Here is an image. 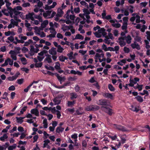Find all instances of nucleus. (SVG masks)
Masks as SVG:
<instances>
[{"mask_svg": "<svg viewBox=\"0 0 150 150\" xmlns=\"http://www.w3.org/2000/svg\"><path fill=\"white\" fill-rule=\"evenodd\" d=\"M11 14L10 17L13 18L17 21H21V20L18 18V16L21 13L19 11H21L22 10V7L20 6H18L13 8H10Z\"/></svg>", "mask_w": 150, "mask_h": 150, "instance_id": "obj_1", "label": "nucleus"}, {"mask_svg": "<svg viewBox=\"0 0 150 150\" xmlns=\"http://www.w3.org/2000/svg\"><path fill=\"white\" fill-rule=\"evenodd\" d=\"M73 12L72 11H71L69 10H68L67 12L65 21V22L67 24L74 23V19L75 18V16L73 15L69 14L70 12L72 14Z\"/></svg>", "mask_w": 150, "mask_h": 150, "instance_id": "obj_2", "label": "nucleus"}, {"mask_svg": "<svg viewBox=\"0 0 150 150\" xmlns=\"http://www.w3.org/2000/svg\"><path fill=\"white\" fill-rule=\"evenodd\" d=\"M104 54L103 53H96L94 57L95 62H97L99 61L100 62H102L103 61H105L106 58L104 57Z\"/></svg>", "mask_w": 150, "mask_h": 150, "instance_id": "obj_3", "label": "nucleus"}, {"mask_svg": "<svg viewBox=\"0 0 150 150\" xmlns=\"http://www.w3.org/2000/svg\"><path fill=\"white\" fill-rule=\"evenodd\" d=\"M95 36L97 38L101 37L102 36H104L106 34L105 30L104 28H101L93 33Z\"/></svg>", "mask_w": 150, "mask_h": 150, "instance_id": "obj_4", "label": "nucleus"}, {"mask_svg": "<svg viewBox=\"0 0 150 150\" xmlns=\"http://www.w3.org/2000/svg\"><path fill=\"white\" fill-rule=\"evenodd\" d=\"M132 17L130 19V21L133 22L136 20V22L139 23L140 22V17L137 13H133L132 14Z\"/></svg>", "mask_w": 150, "mask_h": 150, "instance_id": "obj_5", "label": "nucleus"}, {"mask_svg": "<svg viewBox=\"0 0 150 150\" xmlns=\"http://www.w3.org/2000/svg\"><path fill=\"white\" fill-rule=\"evenodd\" d=\"M99 107L96 105H91L87 106L86 108L87 111H96L98 110Z\"/></svg>", "mask_w": 150, "mask_h": 150, "instance_id": "obj_6", "label": "nucleus"}, {"mask_svg": "<svg viewBox=\"0 0 150 150\" xmlns=\"http://www.w3.org/2000/svg\"><path fill=\"white\" fill-rule=\"evenodd\" d=\"M47 52V51L44 50L38 54V58L40 62L42 61L44 58L45 56L46 55V54Z\"/></svg>", "mask_w": 150, "mask_h": 150, "instance_id": "obj_7", "label": "nucleus"}, {"mask_svg": "<svg viewBox=\"0 0 150 150\" xmlns=\"http://www.w3.org/2000/svg\"><path fill=\"white\" fill-rule=\"evenodd\" d=\"M11 4V3H10L9 2L6 3V7L7 9L9 10L8 13H6V10H2V12L4 14V15H6V16H9V15L10 16L11 11L10 8H11L10 7Z\"/></svg>", "mask_w": 150, "mask_h": 150, "instance_id": "obj_8", "label": "nucleus"}, {"mask_svg": "<svg viewBox=\"0 0 150 150\" xmlns=\"http://www.w3.org/2000/svg\"><path fill=\"white\" fill-rule=\"evenodd\" d=\"M49 30H50V33H51V34L47 35V37L50 38H54L57 33L55 29L54 28H49Z\"/></svg>", "mask_w": 150, "mask_h": 150, "instance_id": "obj_9", "label": "nucleus"}, {"mask_svg": "<svg viewBox=\"0 0 150 150\" xmlns=\"http://www.w3.org/2000/svg\"><path fill=\"white\" fill-rule=\"evenodd\" d=\"M110 22L111 23L112 26L116 28H119L121 26V25L118 23L117 21L115 19H112L110 21Z\"/></svg>", "mask_w": 150, "mask_h": 150, "instance_id": "obj_10", "label": "nucleus"}, {"mask_svg": "<svg viewBox=\"0 0 150 150\" xmlns=\"http://www.w3.org/2000/svg\"><path fill=\"white\" fill-rule=\"evenodd\" d=\"M18 53V52L11 50L9 52V54H10V57L12 59L16 61L17 60L16 55Z\"/></svg>", "mask_w": 150, "mask_h": 150, "instance_id": "obj_11", "label": "nucleus"}, {"mask_svg": "<svg viewBox=\"0 0 150 150\" xmlns=\"http://www.w3.org/2000/svg\"><path fill=\"white\" fill-rule=\"evenodd\" d=\"M139 79L137 78H134L133 79H130L129 80V85L130 86H134L135 84H136L137 82L139 81Z\"/></svg>", "mask_w": 150, "mask_h": 150, "instance_id": "obj_12", "label": "nucleus"}, {"mask_svg": "<svg viewBox=\"0 0 150 150\" xmlns=\"http://www.w3.org/2000/svg\"><path fill=\"white\" fill-rule=\"evenodd\" d=\"M114 127L115 128L123 132L128 131L130 130L129 129H126L124 127L120 125H115Z\"/></svg>", "mask_w": 150, "mask_h": 150, "instance_id": "obj_13", "label": "nucleus"}, {"mask_svg": "<svg viewBox=\"0 0 150 150\" xmlns=\"http://www.w3.org/2000/svg\"><path fill=\"white\" fill-rule=\"evenodd\" d=\"M112 94L108 93H105L103 94V95L104 97L106 98H110L111 100H113L114 99V95Z\"/></svg>", "mask_w": 150, "mask_h": 150, "instance_id": "obj_14", "label": "nucleus"}, {"mask_svg": "<svg viewBox=\"0 0 150 150\" xmlns=\"http://www.w3.org/2000/svg\"><path fill=\"white\" fill-rule=\"evenodd\" d=\"M121 47H123L126 45L125 39L123 37L119 38L117 42Z\"/></svg>", "mask_w": 150, "mask_h": 150, "instance_id": "obj_15", "label": "nucleus"}, {"mask_svg": "<svg viewBox=\"0 0 150 150\" xmlns=\"http://www.w3.org/2000/svg\"><path fill=\"white\" fill-rule=\"evenodd\" d=\"M97 103L99 105H106L107 104V101L106 99H101L97 102Z\"/></svg>", "mask_w": 150, "mask_h": 150, "instance_id": "obj_16", "label": "nucleus"}, {"mask_svg": "<svg viewBox=\"0 0 150 150\" xmlns=\"http://www.w3.org/2000/svg\"><path fill=\"white\" fill-rule=\"evenodd\" d=\"M34 14L33 13H29L26 15V18L27 20H30L32 21L34 20Z\"/></svg>", "mask_w": 150, "mask_h": 150, "instance_id": "obj_17", "label": "nucleus"}, {"mask_svg": "<svg viewBox=\"0 0 150 150\" xmlns=\"http://www.w3.org/2000/svg\"><path fill=\"white\" fill-rule=\"evenodd\" d=\"M131 46L133 49H136L137 50L140 49L139 45L136 42H134V43L132 44Z\"/></svg>", "mask_w": 150, "mask_h": 150, "instance_id": "obj_18", "label": "nucleus"}, {"mask_svg": "<svg viewBox=\"0 0 150 150\" xmlns=\"http://www.w3.org/2000/svg\"><path fill=\"white\" fill-rule=\"evenodd\" d=\"M31 113L35 115L38 116L39 115L38 110L37 108H35L32 109L30 111Z\"/></svg>", "mask_w": 150, "mask_h": 150, "instance_id": "obj_19", "label": "nucleus"}, {"mask_svg": "<svg viewBox=\"0 0 150 150\" xmlns=\"http://www.w3.org/2000/svg\"><path fill=\"white\" fill-rule=\"evenodd\" d=\"M18 38L21 42V43H24V41L26 40L27 38V37L24 36L22 34H21L18 35Z\"/></svg>", "mask_w": 150, "mask_h": 150, "instance_id": "obj_20", "label": "nucleus"}, {"mask_svg": "<svg viewBox=\"0 0 150 150\" xmlns=\"http://www.w3.org/2000/svg\"><path fill=\"white\" fill-rule=\"evenodd\" d=\"M103 110L110 115H111L113 112L112 110L109 108L103 107Z\"/></svg>", "mask_w": 150, "mask_h": 150, "instance_id": "obj_21", "label": "nucleus"}, {"mask_svg": "<svg viewBox=\"0 0 150 150\" xmlns=\"http://www.w3.org/2000/svg\"><path fill=\"white\" fill-rule=\"evenodd\" d=\"M34 29L35 30V33L38 35H39L43 29L41 28H38L37 27H35L34 28Z\"/></svg>", "mask_w": 150, "mask_h": 150, "instance_id": "obj_22", "label": "nucleus"}, {"mask_svg": "<svg viewBox=\"0 0 150 150\" xmlns=\"http://www.w3.org/2000/svg\"><path fill=\"white\" fill-rule=\"evenodd\" d=\"M51 12L52 11H46L43 13V16L45 18H51L50 14Z\"/></svg>", "mask_w": 150, "mask_h": 150, "instance_id": "obj_23", "label": "nucleus"}, {"mask_svg": "<svg viewBox=\"0 0 150 150\" xmlns=\"http://www.w3.org/2000/svg\"><path fill=\"white\" fill-rule=\"evenodd\" d=\"M129 56L130 58H128L127 59V61L128 62H131L135 59L136 55L134 53L132 54H130Z\"/></svg>", "mask_w": 150, "mask_h": 150, "instance_id": "obj_24", "label": "nucleus"}, {"mask_svg": "<svg viewBox=\"0 0 150 150\" xmlns=\"http://www.w3.org/2000/svg\"><path fill=\"white\" fill-rule=\"evenodd\" d=\"M57 4L55 1L53 2L52 5L51 6H48L47 5H46L45 7V9L46 10H50L51 8H54L57 5Z\"/></svg>", "mask_w": 150, "mask_h": 150, "instance_id": "obj_25", "label": "nucleus"}, {"mask_svg": "<svg viewBox=\"0 0 150 150\" xmlns=\"http://www.w3.org/2000/svg\"><path fill=\"white\" fill-rule=\"evenodd\" d=\"M5 35L6 36H14L16 33L13 31H8L5 32Z\"/></svg>", "mask_w": 150, "mask_h": 150, "instance_id": "obj_26", "label": "nucleus"}, {"mask_svg": "<svg viewBox=\"0 0 150 150\" xmlns=\"http://www.w3.org/2000/svg\"><path fill=\"white\" fill-rule=\"evenodd\" d=\"M118 135L121 138V142L123 144L126 141V138H127L126 135L124 134L122 135L119 134Z\"/></svg>", "mask_w": 150, "mask_h": 150, "instance_id": "obj_27", "label": "nucleus"}, {"mask_svg": "<svg viewBox=\"0 0 150 150\" xmlns=\"http://www.w3.org/2000/svg\"><path fill=\"white\" fill-rule=\"evenodd\" d=\"M69 29H70V26L66 25L65 24L62 25L61 28V29L64 32L69 30Z\"/></svg>", "mask_w": 150, "mask_h": 150, "instance_id": "obj_28", "label": "nucleus"}, {"mask_svg": "<svg viewBox=\"0 0 150 150\" xmlns=\"http://www.w3.org/2000/svg\"><path fill=\"white\" fill-rule=\"evenodd\" d=\"M9 144L8 142H6L2 145H0V150H6Z\"/></svg>", "mask_w": 150, "mask_h": 150, "instance_id": "obj_29", "label": "nucleus"}, {"mask_svg": "<svg viewBox=\"0 0 150 150\" xmlns=\"http://www.w3.org/2000/svg\"><path fill=\"white\" fill-rule=\"evenodd\" d=\"M49 53L52 55H55L57 54L56 49L54 48H52L49 50Z\"/></svg>", "mask_w": 150, "mask_h": 150, "instance_id": "obj_30", "label": "nucleus"}, {"mask_svg": "<svg viewBox=\"0 0 150 150\" xmlns=\"http://www.w3.org/2000/svg\"><path fill=\"white\" fill-rule=\"evenodd\" d=\"M127 61V59H124L121 60L120 61L118 62H117V64H118L121 66H123L124 65V64H125L126 63Z\"/></svg>", "mask_w": 150, "mask_h": 150, "instance_id": "obj_31", "label": "nucleus"}, {"mask_svg": "<svg viewBox=\"0 0 150 150\" xmlns=\"http://www.w3.org/2000/svg\"><path fill=\"white\" fill-rule=\"evenodd\" d=\"M129 108L132 111L136 112L138 111L139 110V108H137L136 107L132 105H131Z\"/></svg>", "mask_w": 150, "mask_h": 150, "instance_id": "obj_32", "label": "nucleus"}, {"mask_svg": "<svg viewBox=\"0 0 150 150\" xmlns=\"http://www.w3.org/2000/svg\"><path fill=\"white\" fill-rule=\"evenodd\" d=\"M48 23V21L47 20H45L41 24V28L43 29V28H45L47 25Z\"/></svg>", "mask_w": 150, "mask_h": 150, "instance_id": "obj_33", "label": "nucleus"}, {"mask_svg": "<svg viewBox=\"0 0 150 150\" xmlns=\"http://www.w3.org/2000/svg\"><path fill=\"white\" fill-rule=\"evenodd\" d=\"M25 117H16V118L17 122L21 124L23 122V119H24Z\"/></svg>", "mask_w": 150, "mask_h": 150, "instance_id": "obj_34", "label": "nucleus"}, {"mask_svg": "<svg viewBox=\"0 0 150 150\" xmlns=\"http://www.w3.org/2000/svg\"><path fill=\"white\" fill-rule=\"evenodd\" d=\"M8 137L7 134H4L3 135L0 137V140L2 141H4Z\"/></svg>", "mask_w": 150, "mask_h": 150, "instance_id": "obj_35", "label": "nucleus"}, {"mask_svg": "<svg viewBox=\"0 0 150 150\" xmlns=\"http://www.w3.org/2000/svg\"><path fill=\"white\" fill-rule=\"evenodd\" d=\"M42 124L44 128H47V127L48 123L47 122V120L46 118H45L44 119Z\"/></svg>", "mask_w": 150, "mask_h": 150, "instance_id": "obj_36", "label": "nucleus"}, {"mask_svg": "<svg viewBox=\"0 0 150 150\" xmlns=\"http://www.w3.org/2000/svg\"><path fill=\"white\" fill-rule=\"evenodd\" d=\"M53 101L55 105H57L60 103L61 100L60 98L57 97L54 99Z\"/></svg>", "mask_w": 150, "mask_h": 150, "instance_id": "obj_37", "label": "nucleus"}, {"mask_svg": "<svg viewBox=\"0 0 150 150\" xmlns=\"http://www.w3.org/2000/svg\"><path fill=\"white\" fill-rule=\"evenodd\" d=\"M84 38V37L81 35L78 34L77 35L75 36V37L74 38V39H80L81 40H83Z\"/></svg>", "mask_w": 150, "mask_h": 150, "instance_id": "obj_38", "label": "nucleus"}, {"mask_svg": "<svg viewBox=\"0 0 150 150\" xmlns=\"http://www.w3.org/2000/svg\"><path fill=\"white\" fill-rule=\"evenodd\" d=\"M125 39L127 43L129 44L131 43L132 38L130 35H128L125 37Z\"/></svg>", "mask_w": 150, "mask_h": 150, "instance_id": "obj_39", "label": "nucleus"}, {"mask_svg": "<svg viewBox=\"0 0 150 150\" xmlns=\"http://www.w3.org/2000/svg\"><path fill=\"white\" fill-rule=\"evenodd\" d=\"M63 14V12L62 11V9H61L60 8H59L57 10V16L61 17Z\"/></svg>", "mask_w": 150, "mask_h": 150, "instance_id": "obj_40", "label": "nucleus"}, {"mask_svg": "<svg viewBox=\"0 0 150 150\" xmlns=\"http://www.w3.org/2000/svg\"><path fill=\"white\" fill-rule=\"evenodd\" d=\"M57 77L58 79L60 81V83L62 84V82L65 79V78L64 77H62L59 76L58 74L57 75Z\"/></svg>", "mask_w": 150, "mask_h": 150, "instance_id": "obj_41", "label": "nucleus"}, {"mask_svg": "<svg viewBox=\"0 0 150 150\" xmlns=\"http://www.w3.org/2000/svg\"><path fill=\"white\" fill-rule=\"evenodd\" d=\"M16 144H14L8 147V149L9 150H13L16 147Z\"/></svg>", "mask_w": 150, "mask_h": 150, "instance_id": "obj_42", "label": "nucleus"}, {"mask_svg": "<svg viewBox=\"0 0 150 150\" xmlns=\"http://www.w3.org/2000/svg\"><path fill=\"white\" fill-rule=\"evenodd\" d=\"M67 56L69 57L70 59L71 60L74 59V56L73 52H71L67 54Z\"/></svg>", "mask_w": 150, "mask_h": 150, "instance_id": "obj_43", "label": "nucleus"}, {"mask_svg": "<svg viewBox=\"0 0 150 150\" xmlns=\"http://www.w3.org/2000/svg\"><path fill=\"white\" fill-rule=\"evenodd\" d=\"M59 60L62 62H64L65 60L67 59L68 58L64 56H61L59 57Z\"/></svg>", "mask_w": 150, "mask_h": 150, "instance_id": "obj_44", "label": "nucleus"}, {"mask_svg": "<svg viewBox=\"0 0 150 150\" xmlns=\"http://www.w3.org/2000/svg\"><path fill=\"white\" fill-rule=\"evenodd\" d=\"M135 98L139 102H142L143 101L142 98L139 96H138L136 97Z\"/></svg>", "mask_w": 150, "mask_h": 150, "instance_id": "obj_45", "label": "nucleus"}, {"mask_svg": "<svg viewBox=\"0 0 150 150\" xmlns=\"http://www.w3.org/2000/svg\"><path fill=\"white\" fill-rule=\"evenodd\" d=\"M70 96H71V98L72 100L74 98H76L77 97V94L74 93H71Z\"/></svg>", "mask_w": 150, "mask_h": 150, "instance_id": "obj_46", "label": "nucleus"}, {"mask_svg": "<svg viewBox=\"0 0 150 150\" xmlns=\"http://www.w3.org/2000/svg\"><path fill=\"white\" fill-rule=\"evenodd\" d=\"M57 48V51L59 53H62L64 50V48L60 45H58Z\"/></svg>", "mask_w": 150, "mask_h": 150, "instance_id": "obj_47", "label": "nucleus"}, {"mask_svg": "<svg viewBox=\"0 0 150 150\" xmlns=\"http://www.w3.org/2000/svg\"><path fill=\"white\" fill-rule=\"evenodd\" d=\"M15 20V19H14ZM15 21L14 19H11L10 20L11 23L12 24H13L15 26H17L18 25V22H19L18 21H17L16 20H15Z\"/></svg>", "mask_w": 150, "mask_h": 150, "instance_id": "obj_48", "label": "nucleus"}, {"mask_svg": "<svg viewBox=\"0 0 150 150\" xmlns=\"http://www.w3.org/2000/svg\"><path fill=\"white\" fill-rule=\"evenodd\" d=\"M16 77H15L14 76H9L7 78V79L8 80L11 81H13L14 80H16Z\"/></svg>", "mask_w": 150, "mask_h": 150, "instance_id": "obj_49", "label": "nucleus"}, {"mask_svg": "<svg viewBox=\"0 0 150 150\" xmlns=\"http://www.w3.org/2000/svg\"><path fill=\"white\" fill-rule=\"evenodd\" d=\"M134 40L135 41L141 43L142 42L141 38L140 37L138 36H137L136 37H134Z\"/></svg>", "mask_w": 150, "mask_h": 150, "instance_id": "obj_50", "label": "nucleus"}, {"mask_svg": "<svg viewBox=\"0 0 150 150\" xmlns=\"http://www.w3.org/2000/svg\"><path fill=\"white\" fill-rule=\"evenodd\" d=\"M108 88L109 90L111 91H113L115 90L114 88L111 84H109L108 85Z\"/></svg>", "mask_w": 150, "mask_h": 150, "instance_id": "obj_51", "label": "nucleus"}, {"mask_svg": "<svg viewBox=\"0 0 150 150\" xmlns=\"http://www.w3.org/2000/svg\"><path fill=\"white\" fill-rule=\"evenodd\" d=\"M45 61L49 63H51L52 62V60L50 56H47L45 59Z\"/></svg>", "mask_w": 150, "mask_h": 150, "instance_id": "obj_52", "label": "nucleus"}, {"mask_svg": "<svg viewBox=\"0 0 150 150\" xmlns=\"http://www.w3.org/2000/svg\"><path fill=\"white\" fill-rule=\"evenodd\" d=\"M64 128L61 127H57L56 129V132L58 133H60L62 132L64 130Z\"/></svg>", "mask_w": 150, "mask_h": 150, "instance_id": "obj_53", "label": "nucleus"}, {"mask_svg": "<svg viewBox=\"0 0 150 150\" xmlns=\"http://www.w3.org/2000/svg\"><path fill=\"white\" fill-rule=\"evenodd\" d=\"M20 59L23 64H27V61L26 59L24 57H22L20 58Z\"/></svg>", "mask_w": 150, "mask_h": 150, "instance_id": "obj_54", "label": "nucleus"}, {"mask_svg": "<svg viewBox=\"0 0 150 150\" xmlns=\"http://www.w3.org/2000/svg\"><path fill=\"white\" fill-rule=\"evenodd\" d=\"M104 41L105 43L108 44H110V42H111V41L110 40V39L108 37H105V38L104 39Z\"/></svg>", "mask_w": 150, "mask_h": 150, "instance_id": "obj_55", "label": "nucleus"}, {"mask_svg": "<svg viewBox=\"0 0 150 150\" xmlns=\"http://www.w3.org/2000/svg\"><path fill=\"white\" fill-rule=\"evenodd\" d=\"M75 101L74 100L72 101H69L68 102L67 105L68 106H71L74 105L75 103Z\"/></svg>", "mask_w": 150, "mask_h": 150, "instance_id": "obj_56", "label": "nucleus"}, {"mask_svg": "<svg viewBox=\"0 0 150 150\" xmlns=\"http://www.w3.org/2000/svg\"><path fill=\"white\" fill-rule=\"evenodd\" d=\"M54 67L56 69L59 70L60 69V64L59 62H57L55 63Z\"/></svg>", "mask_w": 150, "mask_h": 150, "instance_id": "obj_57", "label": "nucleus"}, {"mask_svg": "<svg viewBox=\"0 0 150 150\" xmlns=\"http://www.w3.org/2000/svg\"><path fill=\"white\" fill-rule=\"evenodd\" d=\"M44 143L43 144V147L45 148V146H46L47 145H48V144L50 142V141L48 139H46L44 141Z\"/></svg>", "mask_w": 150, "mask_h": 150, "instance_id": "obj_58", "label": "nucleus"}, {"mask_svg": "<svg viewBox=\"0 0 150 150\" xmlns=\"http://www.w3.org/2000/svg\"><path fill=\"white\" fill-rule=\"evenodd\" d=\"M34 18L38 19L40 22H41L42 21V18L40 16L34 15Z\"/></svg>", "mask_w": 150, "mask_h": 150, "instance_id": "obj_59", "label": "nucleus"}, {"mask_svg": "<svg viewBox=\"0 0 150 150\" xmlns=\"http://www.w3.org/2000/svg\"><path fill=\"white\" fill-rule=\"evenodd\" d=\"M102 49L105 51H108V47H107L104 44H103L102 46Z\"/></svg>", "mask_w": 150, "mask_h": 150, "instance_id": "obj_60", "label": "nucleus"}, {"mask_svg": "<svg viewBox=\"0 0 150 150\" xmlns=\"http://www.w3.org/2000/svg\"><path fill=\"white\" fill-rule=\"evenodd\" d=\"M127 22H124L123 24L122 27V30H125L126 29L127 27Z\"/></svg>", "mask_w": 150, "mask_h": 150, "instance_id": "obj_61", "label": "nucleus"}, {"mask_svg": "<svg viewBox=\"0 0 150 150\" xmlns=\"http://www.w3.org/2000/svg\"><path fill=\"white\" fill-rule=\"evenodd\" d=\"M144 42L146 45V48L148 49H149L150 47V46L149 45V42L147 40H145Z\"/></svg>", "mask_w": 150, "mask_h": 150, "instance_id": "obj_62", "label": "nucleus"}, {"mask_svg": "<svg viewBox=\"0 0 150 150\" xmlns=\"http://www.w3.org/2000/svg\"><path fill=\"white\" fill-rule=\"evenodd\" d=\"M42 64L41 62H39L38 63L36 62L35 64V65L36 67H40L42 66Z\"/></svg>", "mask_w": 150, "mask_h": 150, "instance_id": "obj_63", "label": "nucleus"}, {"mask_svg": "<svg viewBox=\"0 0 150 150\" xmlns=\"http://www.w3.org/2000/svg\"><path fill=\"white\" fill-rule=\"evenodd\" d=\"M147 39L150 41V32L147 31L146 32V35Z\"/></svg>", "mask_w": 150, "mask_h": 150, "instance_id": "obj_64", "label": "nucleus"}]
</instances>
